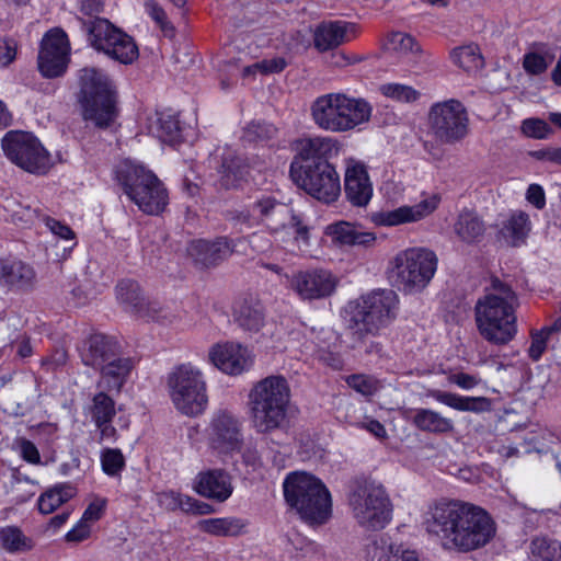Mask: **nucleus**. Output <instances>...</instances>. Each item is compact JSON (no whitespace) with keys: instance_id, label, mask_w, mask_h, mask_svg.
I'll list each match as a JSON object with an SVG mask.
<instances>
[{"instance_id":"obj_10","label":"nucleus","mask_w":561,"mask_h":561,"mask_svg":"<svg viewBox=\"0 0 561 561\" xmlns=\"http://www.w3.org/2000/svg\"><path fill=\"white\" fill-rule=\"evenodd\" d=\"M438 259L424 248L400 251L390 262L389 276L393 284L408 294L423 290L434 277Z\"/></svg>"},{"instance_id":"obj_27","label":"nucleus","mask_w":561,"mask_h":561,"mask_svg":"<svg viewBox=\"0 0 561 561\" xmlns=\"http://www.w3.org/2000/svg\"><path fill=\"white\" fill-rule=\"evenodd\" d=\"M327 236L337 245L370 248L376 243L375 232L365 231L347 221L331 224L325 229Z\"/></svg>"},{"instance_id":"obj_20","label":"nucleus","mask_w":561,"mask_h":561,"mask_svg":"<svg viewBox=\"0 0 561 561\" xmlns=\"http://www.w3.org/2000/svg\"><path fill=\"white\" fill-rule=\"evenodd\" d=\"M210 363L224 374L238 376L250 369L253 356L248 347L236 342L213 345L208 352Z\"/></svg>"},{"instance_id":"obj_37","label":"nucleus","mask_w":561,"mask_h":561,"mask_svg":"<svg viewBox=\"0 0 561 561\" xmlns=\"http://www.w3.org/2000/svg\"><path fill=\"white\" fill-rule=\"evenodd\" d=\"M2 282L8 285L25 287L32 284L35 277L33 268L22 261L2 260Z\"/></svg>"},{"instance_id":"obj_55","label":"nucleus","mask_w":561,"mask_h":561,"mask_svg":"<svg viewBox=\"0 0 561 561\" xmlns=\"http://www.w3.org/2000/svg\"><path fill=\"white\" fill-rule=\"evenodd\" d=\"M347 385L364 396H370L377 390V381L365 375H352L346 378Z\"/></svg>"},{"instance_id":"obj_6","label":"nucleus","mask_w":561,"mask_h":561,"mask_svg":"<svg viewBox=\"0 0 561 561\" xmlns=\"http://www.w3.org/2000/svg\"><path fill=\"white\" fill-rule=\"evenodd\" d=\"M287 504L310 525L325 524L332 514L331 494L324 483L307 472H291L283 483Z\"/></svg>"},{"instance_id":"obj_47","label":"nucleus","mask_w":561,"mask_h":561,"mask_svg":"<svg viewBox=\"0 0 561 561\" xmlns=\"http://www.w3.org/2000/svg\"><path fill=\"white\" fill-rule=\"evenodd\" d=\"M140 308L142 311H137L135 316L146 320H152L168 324L172 323L175 318L170 312H167L159 302L148 301L145 298L140 304Z\"/></svg>"},{"instance_id":"obj_40","label":"nucleus","mask_w":561,"mask_h":561,"mask_svg":"<svg viewBox=\"0 0 561 561\" xmlns=\"http://www.w3.org/2000/svg\"><path fill=\"white\" fill-rule=\"evenodd\" d=\"M116 298L124 309L133 314L142 311L140 304L144 296L138 283L130 279H123L116 285Z\"/></svg>"},{"instance_id":"obj_3","label":"nucleus","mask_w":561,"mask_h":561,"mask_svg":"<svg viewBox=\"0 0 561 561\" xmlns=\"http://www.w3.org/2000/svg\"><path fill=\"white\" fill-rule=\"evenodd\" d=\"M233 220L249 228L263 226L272 236L294 234L298 244L309 245V227L302 217L272 195L257 196L247 209L237 211Z\"/></svg>"},{"instance_id":"obj_43","label":"nucleus","mask_w":561,"mask_h":561,"mask_svg":"<svg viewBox=\"0 0 561 561\" xmlns=\"http://www.w3.org/2000/svg\"><path fill=\"white\" fill-rule=\"evenodd\" d=\"M530 552L542 561H561V542L538 537L531 540Z\"/></svg>"},{"instance_id":"obj_63","label":"nucleus","mask_w":561,"mask_h":561,"mask_svg":"<svg viewBox=\"0 0 561 561\" xmlns=\"http://www.w3.org/2000/svg\"><path fill=\"white\" fill-rule=\"evenodd\" d=\"M105 506V499H96L95 501L90 503L89 506L85 508L81 519H83L87 523L99 520L104 512Z\"/></svg>"},{"instance_id":"obj_61","label":"nucleus","mask_w":561,"mask_h":561,"mask_svg":"<svg viewBox=\"0 0 561 561\" xmlns=\"http://www.w3.org/2000/svg\"><path fill=\"white\" fill-rule=\"evenodd\" d=\"M16 56V43L11 38L0 39V65H10Z\"/></svg>"},{"instance_id":"obj_16","label":"nucleus","mask_w":561,"mask_h":561,"mask_svg":"<svg viewBox=\"0 0 561 561\" xmlns=\"http://www.w3.org/2000/svg\"><path fill=\"white\" fill-rule=\"evenodd\" d=\"M428 124L434 136L446 144L463 139L469 131L467 110L455 99L433 104L428 112Z\"/></svg>"},{"instance_id":"obj_2","label":"nucleus","mask_w":561,"mask_h":561,"mask_svg":"<svg viewBox=\"0 0 561 561\" xmlns=\"http://www.w3.org/2000/svg\"><path fill=\"white\" fill-rule=\"evenodd\" d=\"M516 293L499 278L491 280L484 296L478 299L474 318L480 335L495 345L510 343L517 334Z\"/></svg>"},{"instance_id":"obj_22","label":"nucleus","mask_w":561,"mask_h":561,"mask_svg":"<svg viewBox=\"0 0 561 561\" xmlns=\"http://www.w3.org/2000/svg\"><path fill=\"white\" fill-rule=\"evenodd\" d=\"M437 206L438 199L432 196L412 206L405 205L396 209L376 211L371 215V221L382 227L415 222L431 215Z\"/></svg>"},{"instance_id":"obj_49","label":"nucleus","mask_w":561,"mask_h":561,"mask_svg":"<svg viewBox=\"0 0 561 561\" xmlns=\"http://www.w3.org/2000/svg\"><path fill=\"white\" fill-rule=\"evenodd\" d=\"M380 92L392 100L400 102H414L420 93L410 85L401 83H386L380 87Z\"/></svg>"},{"instance_id":"obj_48","label":"nucleus","mask_w":561,"mask_h":561,"mask_svg":"<svg viewBox=\"0 0 561 561\" xmlns=\"http://www.w3.org/2000/svg\"><path fill=\"white\" fill-rule=\"evenodd\" d=\"M239 324L251 333H256L264 324V314L260 308L242 306L239 316Z\"/></svg>"},{"instance_id":"obj_42","label":"nucleus","mask_w":561,"mask_h":561,"mask_svg":"<svg viewBox=\"0 0 561 561\" xmlns=\"http://www.w3.org/2000/svg\"><path fill=\"white\" fill-rule=\"evenodd\" d=\"M154 135L165 144L174 145L182 139L179 119L173 115H161Z\"/></svg>"},{"instance_id":"obj_38","label":"nucleus","mask_w":561,"mask_h":561,"mask_svg":"<svg viewBox=\"0 0 561 561\" xmlns=\"http://www.w3.org/2000/svg\"><path fill=\"white\" fill-rule=\"evenodd\" d=\"M76 494V488L70 483L57 484L43 493L38 499V510L43 514H50L61 504L69 501Z\"/></svg>"},{"instance_id":"obj_44","label":"nucleus","mask_w":561,"mask_h":561,"mask_svg":"<svg viewBox=\"0 0 561 561\" xmlns=\"http://www.w3.org/2000/svg\"><path fill=\"white\" fill-rule=\"evenodd\" d=\"M116 414L114 400L104 391H100L92 399L91 416L93 422L112 421Z\"/></svg>"},{"instance_id":"obj_54","label":"nucleus","mask_w":561,"mask_h":561,"mask_svg":"<svg viewBox=\"0 0 561 561\" xmlns=\"http://www.w3.org/2000/svg\"><path fill=\"white\" fill-rule=\"evenodd\" d=\"M14 446L23 460L32 465L41 463V455L34 443L24 437H19L14 440Z\"/></svg>"},{"instance_id":"obj_33","label":"nucleus","mask_w":561,"mask_h":561,"mask_svg":"<svg viewBox=\"0 0 561 561\" xmlns=\"http://www.w3.org/2000/svg\"><path fill=\"white\" fill-rule=\"evenodd\" d=\"M428 396L442 404L462 412L480 413L490 408V401L485 397H462L437 389L431 390Z\"/></svg>"},{"instance_id":"obj_12","label":"nucleus","mask_w":561,"mask_h":561,"mask_svg":"<svg viewBox=\"0 0 561 561\" xmlns=\"http://www.w3.org/2000/svg\"><path fill=\"white\" fill-rule=\"evenodd\" d=\"M350 505L357 524L367 530L383 529L392 518L391 500L380 483L365 482L350 497Z\"/></svg>"},{"instance_id":"obj_39","label":"nucleus","mask_w":561,"mask_h":561,"mask_svg":"<svg viewBox=\"0 0 561 561\" xmlns=\"http://www.w3.org/2000/svg\"><path fill=\"white\" fill-rule=\"evenodd\" d=\"M453 62L467 72H473L483 67L480 48L474 44L456 47L450 51Z\"/></svg>"},{"instance_id":"obj_9","label":"nucleus","mask_w":561,"mask_h":561,"mask_svg":"<svg viewBox=\"0 0 561 561\" xmlns=\"http://www.w3.org/2000/svg\"><path fill=\"white\" fill-rule=\"evenodd\" d=\"M398 296L393 290L379 289L347 305L348 325L355 333L377 334L397 317Z\"/></svg>"},{"instance_id":"obj_7","label":"nucleus","mask_w":561,"mask_h":561,"mask_svg":"<svg viewBox=\"0 0 561 561\" xmlns=\"http://www.w3.org/2000/svg\"><path fill=\"white\" fill-rule=\"evenodd\" d=\"M115 173L126 196L142 213L159 215L165 209L169 202L167 188L152 171L125 160L117 165Z\"/></svg>"},{"instance_id":"obj_34","label":"nucleus","mask_w":561,"mask_h":561,"mask_svg":"<svg viewBox=\"0 0 561 561\" xmlns=\"http://www.w3.org/2000/svg\"><path fill=\"white\" fill-rule=\"evenodd\" d=\"M411 421L420 431L432 434H447L455 428L453 420L432 409H414Z\"/></svg>"},{"instance_id":"obj_57","label":"nucleus","mask_w":561,"mask_h":561,"mask_svg":"<svg viewBox=\"0 0 561 561\" xmlns=\"http://www.w3.org/2000/svg\"><path fill=\"white\" fill-rule=\"evenodd\" d=\"M275 127L264 122H252L245 129V135L249 139H264L270 138L275 133Z\"/></svg>"},{"instance_id":"obj_24","label":"nucleus","mask_w":561,"mask_h":561,"mask_svg":"<svg viewBox=\"0 0 561 561\" xmlns=\"http://www.w3.org/2000/svg\"><path fill=\"white\" fill-rule=\"evenodd\" d=\"M193 489L199 495L220 503L227 501L233 491L231 477L222 469L201 471L194 480Z\"/></svg>"},{"instance_id":"obj_19","label":"nucleus","mask_w":561,"mask_h":561,"mask_svg":"<svg viewBox=\"0 0 561 561\" xmlns=\"http://www.w3.org/2000/svg\"><path fill=\"white\" fill-rule=\"evenodd\" d=\"M337 278L328 270L298 271L289 278V287L302 300H316L331 296Z\"/></svg>"},{"instance_id":"obj_15","label":"nucleus","mask_w":561,"mask_h":561,"mask_svg":"<svg viewBox=\"0 0 561 561\" xmlns=\"http://www.w3.org/2000/svg\"><path fill=\"white\" fill-rule=\"evenodd\" d=\"M2 148L10 161L30 173L44 174L51 165L48 151L32 134L10 131L2 140Z\"/></svg>"},{"instance_id":"obj_31","label":"nucleus","mask_w":561,"mask_h":561,"mask_svg":"<svg viewBox=\"0 0 561 561\" xmlns=\"http://www.w3.org/2000/svg\"><path fill=\"white\" fill-rule=\"evenodd\" d=\"M453 230L460 242L471 245L483 239L486 225L476 210L465 208L457 215Z\"/></svg>"},{"instance_id":"obj_4","label":"nucleus","mask_w":561,"mask_h":561,"mask_svg":"<svg viewBox=\"0 0 561 561\" xmlns=\"http://www.w3.org/2000/svg\"><path fill=\"white\" fill-rule=\"evenodd\" d=\"M250 420L256 433L280 430L287 419L290 387L282 375L267 376L253 385L248 396Z\"/></svg>"},{"instance_id":"obj_62","label":"nucleus","mask_w":561,"mask_h":561,"mask_svg":"<svg viewBox=\"0 0 561 561\" xmlns=\"http://www.w3.org/2000/svg\"><path fill=\"white\" fill-rule=\"evenodd\" d=\"M314 355L320 362L333 369H341L343 367V360L337 353L319 347L314 351Z\"/></svg>"},{"instance_id":"obj_17","label":"nucleus","mask_w":561,"mask_h":561,"mask_svg":"<svg viewBox=\"0 0 561 561\" xmlns=\"http://www.w3.org/2000/svg\"><path fill=\"white\" fill-rule=\"evenodd\" d=\"M207 439L211 449L218 454H230L242 446L241 423L227 410L216 412L207 427Z\"/></svg>"},{"instance_id":"obj_52","label":"nucleus","mask_w":561,"mask_h":561,"mask_svg":"<svg viewBox=\"0 0 561 561\" xmlns=\"http://www.w3.org/2000/svg\"><path fill=\"white\" fill-rule=\"evenodd\" d=\"M387 48L389 50L405 54L412 51L415 47V42L412 36L402 32H393L388 36Z\"/></svg>"},{"instance_id":"obj_5","label":"nucleus","mask_w":561,"mask_h":561,"mask_svg":"<svg viewBox=\"0 0 561 561\" xmlns=\"http://www.w3.org/2000/svg\"><path fill=\"white\" fill-rule=\"evenodd\" d=\"M313 123L322 130L347 133L368 123L373 106L362 98L345 93H327L318 96L310 107Z\"/></svg>"},{"instance_id":"obj_14","label":"nucleus","mask_w":561,"mask_h":561,"mask_svg":"<svg viewBox=\"0 0 561 561\" xmlns=\"http://www.w3.org/2000/svg\"><path fill=\"white\" fill-rule=\"evenodd\" d=\"M82 24L94 49L124 65H129L138 58V47L133 37L115 27L108 20L96 18L83 21Z\"/></svg>"},{"instance_id":"obj_56","label":"nucleus","mask_w":561,"mask_h":561,"mask_svg":"<svg viewBox=\"0 0 561 561\" xmlns=\"http://www.w3.org/2000/svg\"><path fill=\"white\" fill-rule=\"evenodd\" d=\"M145 10L147 14L161 27L162 31H172L173 27L168 22L167 13L163 8L154 0H147L145 2Z\"/></svg>"},{"instance_id":"obj_50","label":"nucleus","mask_w":561,"mask_h":561,"mask_svg":"<svg viewBox=\"0 0 561 561\" xmlns=\"http://www.w3.org/2000/svg\"><path fill=\"white\" fill-rule=\"evenodd\" d=\"M157 499L159 505L167 511L181 510L186 512V510L191 508L188 505L190 496L183 495L175 491L161 492L157 495Z\"/></svg>"},{"instance_id":"obj_41","label":"nucleus","mask_w":561,"mask_h":561,"mask_svg":"<svg viewBox=\"0 0 561 561\" xmlns=\"http://www.w3.org/2000/svg\"><path fill=\"white\" fill-rule=\"evenodd\" d=\"M102 471L111 478H119L126 467V459L118 448H104L100 453Z\"/></svg>"},{"instance_id":"obj_59","label":"nucleus","mask_w":561,"mask_h":561,"mask_svg":"<svg viewBox=\"0 0 561 561\" xmlns=\"http://www.w3.org/2000/svg\"><path fill=\"white\" fill-rule=\"evenodd\" d=\"M44 221H45L46 227L56 237L64 239V240H73L75 239V232L68 225L60 222L50 217H45Z\"/></svg>"},{"instance_id":"obj_58","label":"nucleus","mask_w":561,"mask_h":561,"mask_svg":"<svg viewBox=\"0 0 561 561\" xmlns=\"http://www.w3.org/2000/svg\"><path fill=\"white\" fill-rule=\"evenodd\" d=\"M287 66V61L283 57H273L271 59H264L253 65L260 72L264 75L278 73L283 71Z\"/></svg>"},{"instance_id":"obj_30","label":"nucleus","mask_w":561,"mask_h":561,"mask_svg":"<svg viewBox=\"0 0 561 561\" xmlns=\"http://www.w3.org/2000/svg\"><path fill=\"white\" fill-rule=\"evenodd\" d=\"M118 355V345L103 334H93L81 348V358L87 366L99 368Z\"/></svg>"},{"instance_id":"obj_60","label":"nucleus","mask_w":561,"mask_h":561,"mask_svg":"<svg viewBox=\"0 0 561 561\" xmlns=\"http://www.w3.org/2000/svg\"><path fill=\"white\" fill-rule=\"evenodd\" d=\"M91 528L87 522L80 519L77 525L70 529L65 538L68 542H81L90 537Z\"/></svg>"},{"instance_id":"obj_35","label":"nucleus","mask_w":561,"mask_h":561,"mask_svg":"<svg viewBox=\"0 0 561 561\" xmlns=\"http://www.w3.org/2000/svg\"><path fill=\"white\" fill-rule=\"evenodd\" d=\"M248 523L239 517H215L203 519L198 523V528L216 537H234L243 534Z\"/></svg>"},{"instance_id":"obj_26","label":"nucleus","mask_w":561,"mask_h":561,"mask_svg":"<svg viewBox=\"0 0 561 561\" xmlns=\"http://www.w3.org/2000/svg\"><path fill=\"white\" fill-rule=\"evenodd\" d=\"M296 156L293 162L312 164L328 161L333 151H336V141L330 137H305L295 142Z\"/></svg>"},{"instance_id":"obj_53","label":"nucleus","mask_w":561,"mask_h":561,"mask_svg":"<svg viewBox=\"0 0 561 561\" xmlns=\"http://www.w3.org/2000/svg\"><path fill=\"white\" fill-rule=\"evenodd\" d=\"M523 133L533 138L543 139L547 138L552 129L549 124L539 118H527L522 125Z\"/></svg>"},{"instance_id":"obj_46","label":"nucleus","mask_w":561,"mask_h":561,"mask_svg":"<svg viewBox=\"0 0 561 561\" xmlns=\"http://www.w3.org/2000/svg\"><path fill=\"white\" fill-rule=\"evenodd\" d=\"M553 59L554 56L548 51L543 54L530 51L524 55L523 68L528 75L539 76L548 69Z\"/></svg>"},{"instance_id":"obj_18","label":"nucleus","mask_w":561,"mask_h":561,"mask_svg":"<svg viewBox=\"0 0 561 561\" xmlns=\"http://www.w3.org/2000/svg\"><path fill=\"white\" fill-rule=\"evenodd\" d=\"M69 42L60 28L50 30L42 41L38 54V69L44 77L61 76L67 68Z\"/></svg>"},{"instance_id":"obj_1","label":"nucleus","mask_w":561,"mask_h":561,"mask_svg":"<svg viewBox=\"0 0 561 561\" xmlns=\"http://www.w3.org/2000/svg\"><path fill=\"white\" fill-rule=\"evenodd\" d=\"M430 535L445 549L471 552L485 547L496 534L491 515L481 506L461 500L443 499L428 510L424 522Z\"/></svg>"},{"instance_id":"obj_51","label":"nucleus","mask_w":561,"mask_h":561,"mask_svg":"<svg viewBox=\"0 0 561 561\" xmlns=\"http://www.w3.org/2000/svg\"><path fill=\"white\" fill-rule=\"evenodd\" d=\"M549 337L550 335L547 333V330L542 328L540 330L534 329L530 331V345L527 352L531 360L537 362L541 358L547 350Z\"/></svg>"},{"instance_id":"obj_28","label":"nucleus","mask_w":561,"mask_h":561,"mask_svg":"<svg viewBox=\"0 0 561 561\" xmlns=\"http://www.w3.org/2000/svg\"><path fill=\"white\" fill-rule=\"evenodd\" d=\"M495 226L499 236L512 247L523 244L531 229L529 216L523 210H512Z\"/></svg>"},{"instance_id":"obj_45","label":"nucleus","mask_w":561,"mask_h":561,"mask_svg":"<svg viewBox=\"0 0 561 561\" xmlns=\"http://www.w3.org/2000/svg\"><path fill=\"white\" fill-rule=\"evenodd\" d=\"M220 184L225 188L236 187L243 178V168L237 158H225L221 164Z\"/></svg>"},{"instance_id":"obj_13","label":"nucleus","mask_w":561,"mask_h":561,"mask_svg":"<svg viewBox=\"0 0 561 561\" xmlns=\"http://www.w3.org/2000/svg\"><path fill=\"white\" fill-rule=\"evenodd\" d=\"M290 175L298 187L321 203H334L341 194L340 175L329 161L310 165L291 162Z\"/></svg>"},{"instance_id":"obj_29","label":"nucleus","mask_w":561,"mask_h":561,"mask_svg":"<svg viewBox=\"0 0 561 561\" xmlns=\"http://www.w3.org/2000/svg\"><path fill=\"white\" fill-rule=\"evenodd\" d=\"M134 368V362L128 357H113L99 367L101 371L98 387L106 391L119 392Z\"/></svg>"},{"instance_id":"obj_11","label":"nucleus","mask_w":561,"mask_h":561,"mask_svg":"<svg viewBox=\"0 0 561 561\" xmlns=\"http://www.w3.org/2000/svg\"><path fill=\"white\" fill-rule=\"evenodd\" d=\"M167 385L171 401L180 413L197 416L206 410L207 383L199 368L191 363L179 365L169 374Z\"/></svg>"},{"instance_id":"obj_32","label":"nucleus","mask_w":561,"mask_h":561,"mask_svg":"<svg viewBox=\"0 0 561 561\" xmlns=\"http://www.w3.org/2000/svg\"><path fill=\"white\" fill-rule=\"evenodd\" d=\"M348 23L342 21L322 22L313 32L314 47L320 51L333 49L343 44L346 38Z\"/></svg>"},{"instance_id":"obj_23","label":"nucleus","mask_w":561,"mask_h":561,"mask_svg":"<svg viewBox=\"0 0 561 561\" xmlns=\"http://www.w3.org/2000/svg\"><path fill=\"white\" fill-rule=\"evenodd\" d=\"M344 185L346 197L354 206H366L373 197V184L367 169L359 161H346Z\"/></svg>"},{"instance_id":"obj_8","label":"nucleus","mask_w":561,"mask_h":561,"mask_svg":"<svg viewBox=\"0 0 561 561\" xmlns=\"http://www.w3.org/2000/svg\"><path fill=\"white\" fill-rule=\"evenodd\" d=\"M80 102L84 119L107 127L116 116V89L110 77L93 67L83 68L79 76Z\"/></svg>"},{"instance_id":"obj_64","label":"nucleus","mask_w":561,"mask_h":561,"mask_svg":"<svg viewBox=\"0 0 561 561\" xmlns=\"http://www.w3.org/2000/svg\"><path fill=\"white\" fill-rule=\"evenodd\" d=\"M527 201L536 208L542 209L546 205V195L543 188L538 184H530L526 192Z\"/></svg>"},{"instance_id":"obj_21","label":"nucleus","mask_w":561,"mask_h":561,"mask_svg":"<svg viewBox=\"0 0 561 561\" xmlns=\"http://www.w3.org/2000/svg\"><path fill=\"white\" fill-rule=\"evenodd\" d=\"M242 242V239H229L227 237H218L213 241L194 240L187 248L188 255L203 266H215L228 259L236 247Z\"/></svg>"},{"instance_id":"obj_36","label":"nucleus","mask_w":561,"mask_h":561,"mask_svg":"<svg viewBox=\"0 0 561 561\" xmlns=\"http://www.w3.org/2000/svg\"><path fill=\"white\" fill-rule=\"evenodd\" d=\"M34 541L16 526L0 528V548L8 553H23L32 550Z\"/></svg>"},{"instance_id":"obj_25","label":"nucleus","mask_w":561,"mask_h":561,"mask_svg":"<svg viewBox=\"0 0 561 561\" xmlns=\"http://www.w3.org/2000/svg\"><path fill=\"white\" fill-rule=\"evenodd\" d=\"M368 561H419L415 550L396 543L387 535L376 537L365 549Z\"/></svg>"}]
</instances>
